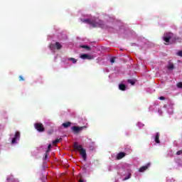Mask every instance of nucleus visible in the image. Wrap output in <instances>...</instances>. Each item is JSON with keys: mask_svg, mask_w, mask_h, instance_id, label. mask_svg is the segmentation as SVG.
<instances>
[{"mask_svg": "<svg viewBox=\"0 0 182 182\" xmlns=\"http://www.w3.org/2000/svg\"><path fill=\"white\" fill-rule=\"evenodd\" d=\"M74 149L75 150H77L80 152V156H82L83 160H86V157H87L86 149L82 147V145H79L77 142H75Z\"/></svg>", "mask_w": 182, "mask_h": 182, "instance_id": "1", "label": "nucleus"}, {"mask_svg": "<svg viewBox=\"0 0 182 182\" xmlns=\"http://www.w3.org/2000/svg\"><path fill=\"white\" fill-rule=\"evenodd\" d=\"M82 22L88 23V25H91L92 28H97L102 25V21H100V22H97L95 21H90V19H85L82 21Z\"/></svg>", "mask_w": 182, "mask_h": 182, "instance_id": "2", "label": "nucleus"}, {"mask_svg": "<svg viewBox=\"0 0 182 182\" xmlns=\"http://www.w3.org/2000/svg\"><path fill=\"white\" fill-rule=\"evenodd\" d=\"M170 39H173L174 41H176V36H174V34L173 33H166L164 36V42L168 43L170 42Z\"/></svg>", "mask_w": 182, "mask_h": 182, "instance_id": "3", "label": "nucleus"}, {"mask_svg": "<svg viewBox=\"0 0 182 182\" xmlns=\"http://www.w3.org/2000/svg\"><path fill=\"white\" fill-rule=\"evenodd\" d=\"M34 127L36 129L37 132H39V133H43V132H45V127L43 126V124L41 122L34 124Z\"/></svg>", "mask_w": 182, "mask_h": 182, "instance_id": "4", "label": "nucleus"}, {"mask_svg": "<svg viewBox=\"0 0 182 182\" xmlns=\"http://www.w3.org/2000/svg\"><path fill=\"white\" fill-rule=\"evenodd\" d=\"M83 127H76V126H74V127H73L71 128V130L74 133V134H77L80 132H82V130H83Z\"/></svg>", "mask_w": 182, "mask_h": 182, "instance_id": "5", "label": "nucleus"}, {"mask_svg": "<svg viewBox=\"0 0 182 182\" xmlns=\"http://www.w3.org/2000/svg\"><path fill=\"white\" fill-rule=\"evenodd\" d=\"M20 137L21 133L19 132H16L14 135V137L11 140V144H15V143H16V141L19 140Z\"/></svg>", "mask_w": 182, "mask_h": 182, "instance_id": "6", "label": "nucleus"}, {"mask_svg": "<svg viewBox=\"0 0 182 182\" xmlns=\"http://www.w3.org/2000/svg\"><path fill=\"white\" fill-rule=\"evenodd\" d=\"M149 167H150V164H147L146 166H141L139 169V173H144V171H146Z\"/></svg>", "mask_w": 182, "mask_h": 182, "instance_id": "7", "label": "nucleus"}, {"mask_svg": "<svg viewBox=\"0 0 182 182\" xmlns=\"http://www.w3.org/2000/svg\"><path fill=\"white\" fill-rule=\"evenodd\" d=\"M126 156V153L124 152H119L117 155V160H122V159H123V157Z\"/></svg>", "mask_w": 182, "mask_h": 182, "instance_id": "8", "label": "nucleus"}, {"mask_svg": "<svg viewBox=\"0 0 182 182\" xmlns=\"http://www.w3.org/2000/svg\"><path fill=\"white\" fill-rule=\"evenodd\" d=\"M168 70H173L174 69V64L171 62L168 63V65H167Z\"/></svg>", "mask_w": 182, "mask_h": 182, "instance_id": "9", "label": "nucleus"}, {"mask_svg": "<svg viewBox=\"0 0 182 182\" xmlns=\"http://www.w3.org/2000/svg\"><path fill=\"white\" fill-rule=\"evenodd\" d=\"M71 124H72V122H67L63 123L62 126H63V127H65V129H68V127H70V126H71Z\"/></svg>", "mask_w": 182, "mask_h": 182, "instance_id": "10", "label": "nucleus"}, {"mask_svg": "<svg viewBox=\"0 0 182 182\" xmlns=\"http://www.w3.org/2000/svg\"><path fill=\"white\" fill-rule=\"evenodd\" d=\"M155 141H156V143H157L158 144H160V134H159V132H157V133L156 134Z\"/></svg>", "mask_w": 182, "mask_h": 182, "instance_id": "11", "label": "nucleus"}, {"mask_svg": "<svg viewBox=\"0 0 182 182\" xmlns=\"http://www.w3.org/2000/svg\"><path fill=\"white\" fill-rule=\"evenodd\" d=\"M81 59H90V55L87 54H82L80 55Z\"/></svg>", "mask_w": 182, "mask_h": 182, "instance_id": "12", "label": "nucleus"}, {"mask_svg": "<svg viewBox=\"0 0 182 182\" xmlns=\"http://www.w3.org/2000/svg\"><path fill=\"white\" fill-rule=\"evenodd\" d=\"M119 90L124 91V90H126V85H124V84H119Z\"/></svg>", "mask_w": 182, "mask_h": 182, "instance_id": "13", "label": "nucleus"}, {"mask_svg": "<svg viewBox=\"0 0 182 182\" xmlns=\"http://www.w3.org/2000/svg\"><path fill=\"white\" fill-rule=\"evenodd\" d=\"M55 48L58 50L62 49V45L59 42L55 43Z\"/></svg>", "mask_w": 182, "mask_h": 182, "instance_id": "14", "label": "nucleus"}, {"mask_svg": "<svg viewBox=\"0 0 182 182\" xmlns=\"http://www.w3.org/2000/svg\"><path fill=\"white\" fill-rule=\"evenodd\" d=\"M68 60H70V62H73V63H77V60L73 58H68Z\"/></svg>", "mask_w": 182, "mask_h": 182, "instance_id": "15", "label": "nucleus"}, {"mask_svg": "<svg viewBox=\"0 0 182 182\" xmlns=\"http://www.w3.org/2000/svg\"><path fill=\"white\" fill-rule=\"evenodd\" d=\"M62 140V139H56L55 140L53 141V144H57V143H59Z\"/></svg>", "mask_w": 182, "mask_h": 182, "instance_id": "16", "label": "nucleus"}, {"mask_svg": "<svg viewBox=\"0 0 182 182\" xmlns=\"http://www.w3.org/2000/svg\"><path fill=\"white\" fill-rule=\"evenodd\" d=\"M81 48H82L83 49H87V50H90V48L89 47V46H82Z\"/></svg>", "mask_w": 182, "mask_h": 182, "instance_id": "17", "label": "nucleus"}, {"mask_svg": "<svg viewBox=\"0 0 182 182\" xmlns=\"http://www.w3.org/2000/svg\"><path fill=\"white\" fill-rule=\"evenodd\" d=\"M177 87H178L179 89H182V82H178L176 85Z\"/></svg>", "mask_w": 182, "mask_h": 182, "instance_id": "18", "label": "nucleus"}, {"mask_svg": "<svg viewBox=\"0 0 182 182\" xmlns=\"http://www.w3.org/2000/svg\"><path fill=\"white\" fill-rule=\"evenodd\" d=\"M128 83H130V85H134V83H136L135 82H134V80H128Z\"/></svg>", "mask_w": 182, "mask_h": 182, "instance_id": "19", "label": "nucleus"}, {"mask_svg": "<svg viewBox=\"0 0 182 182\" xmlns=\"http://www.w3.org/2000/svg\"><path fill=\"white\" fill-rule=\"evenodd\" d=\"M50 149H52V144H48V149L46 151V153H49L50 151Z\"/></svg>", "mask_w": 182, "mask_h": 182, "instance_id": "20", "label": "nucleus"}, {"mask_svg": "<svg viewBox=\"0 0 182 182\" xmlns=\"http://www.w3.org/2000/svg\"><path fill=\"white\" fill-rule=\"evenodd\" d=\"M19 81L20 82H23V80H25V78H23V77L22 75H20L18 77Z\"/></svg>", "mask_w": 182, "mask_h": 182, "instance_id": "21", "label": "nucleus"}, {"mask_svg": "<svg viewBox=\"0 0 182 182\" xmlns=\"http://www.w3.org/2000/svg\"><path fill=\"white\" fill-rule=\"evenodd\" d=\"M177 55L180 56L181 58H182V50H180L177 53Z\"/></svg>", "mask_w": 182, "mask_h": 182, "instance_id": "22", "label": "nucleus"}, {"mask_svg": "<svg viewBox=\"0 0 182 182\" xmlns=\"http://www.w3.org/2000/svg\"><path fill=\"white\" fill-rule=\"evenodd\" d=\"M115 59H116V58H112L110 59L111 63H114Z\"/></svg>", "mask_w": 182, "mask_h": 182, "instance_id": "23", "label": "nucleus"}, {"mask_svg": "<svg viewBox=\"0 0 182 182\" xmlns=\"http://www.w3.org/2000/svg\"><path fill=\"white\" fill-rule=\"evenodd\" d=\"M176 154H177V156H180V154H182V150L178 151L176 152Z\"/></svg>", "mask_w": 182, "mask_h": 182, "instance_id": "24", "label": "nucleus"}, {"mask_svg": "<svg viewBox=\"0 0 182 182\" xmlns=\"http://www.w3.org/2000/svg\"><path fill=\"white\" fill-rule=\"evenodd\" d=\"M159 100H166V97L161 96V97H159Z\"/></svg>", "mask_w": 182, "mask_h": 182, "instance_id": "25", "label": "nucleus"}, {"mask_svg": "<svg viewBox=\"0 0 182 182\" xmlns=\"http://www.w3.org/2000/svg\"><path fill=\"white\" fill-rule=\"evenodd\" d=\"M48 159V153H46L45 159Z\"/></svg>", "mask_w": 182, "mask_h": 182, "instance_id": "26", "label": "nucleus"}, {"mask_svg": "<svg viewBox=\"0 0 182 182\" xmlns=\"http://www.w3.org/2000/svg\"><path fill=\"white\" fill-rule=\"evenodd\" d=\"M79 182H85L83 179H80Z\"/></svg>", "mask_w": 182, "mask_h": 182, "instance_id": "27", "label": "nucleus"}, {"mask_svg": "<svg viewBox=\"0 0 182 182\" xmlns=\"http://www.w3.org/2000/svg\"><path fill=\"white\" fill-rule=\"evenodd\" d=\"M129 178H125L124 180H127Z\"/></svg>", "mask_w": 182, "mask_h": 182, "instance_id": "28", "label": "nucleus"}]
</instances>
